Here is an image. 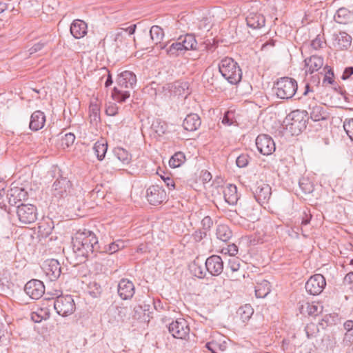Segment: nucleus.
I'll return each mask as SVG.
<instances>
[{
    "mask_svg": "<svg viewBox=\"0 0 353 353\" xmlns=\"http://www.w3.org/2000/svg\"><path fill=\"white\" fill-rule=\"evenodd\" d=\"M146 197L148 202L153 205H159L167 199L165 190L159 185L150 186L147 190Z\"/></svg>",
    "mask_w": 353,
    "mask_h": 353,
    "instance_id": "f8f14e48",
    "label": "nucleus"
},
{
    "mask_svg": "<svg viewBox=\"0 0 353 353\" xmlns=\"http://www.w3.org/2000/svg\"><path fill=\"white\" fill-rule=\"evenodd\" d=\"M118 109L114 103L109 102L105 105V114L108 116H115L118 113Z\"/></svg>",
    "mask_w": 353,
    "mask_h": 353,
    "instance_id": "8fccbe9b",
    "label": "nucleus"
},
{
    "mask_svg": "<svg viewBox=\"0 0 353 353\" xmlns=\"http://www.w3.org/2000/svg\"><path fill=\"white\" fill-rule=\"evenodd\" d=\"M222 252L234 256L238 253V248L234 243L230 244L227 246V248L222 249Z\"/></svg>",
    "mask_w": 353,
    "mask_h": 353,
    "instance_id": "864d4df0",
    "label": "nucleus"
},
{
    "mask_svg": "<svg viewBox=\"0 0 353 353\" xmlns=\"http://www.w3.org/2000/svg\"><path fill=\"white\" fill-rule=\"evenodd\" d=\"M247 25L253 29L261 28L265 26V17L258 13H250L246 18Z\"/></svg>",
    "mask_w": 353,
    "mask_h": 353,
    "instance_id": "a878e982",
    "label": "nucleus"
},
{
    "mask_svg": "<svg viewBox=\"0 0 353 353\" xmlns=\"http://www.w3.org/2000/svg\"><path fill=\"white\" fill-rule=\"evenodd\" d=\"M239 314L241 320L245 322L250 319L253 314V309L250 305L246 304L239 309Z\"/></svg>",
    "mask_w": 353,
    "mask_h": 353,
    "instance_id": "58836bf2",
    "label": "nucleus"
},
{
    "mask_svg": "<svg viewBox=\"0 0 353 353\" xmlns=\"http://www.w3.org/2000/svg\"><path fill=\"white\" fill-rule=\"evenodd\" d=\"M112 77L110 75V74L109 73L108 74V78L105 82V87H109L110 85H111L112 84Z\"/></svg>",
    "mask_w": 353,
    "mask_h": 353,
    "instance_id": "0e129e2a",
    "label": "nucleus"
},
{
    "mask_svg": "<svg viewBox=\"0 0 353 353\" xmlns=\"http://www.w3.org/2000/svg\"><path fill=\"white\" fill-rule=\"evenodd\" d=\"M323 307L319 303H307V311L310 315L316 316L322 312Z\"/></svg>",
    "mask_w": 353,
    "mask_h": 353,
    "instance_id": "49530a36",
    "label": "nucleus"
},
{
    "mask_svg": "<svg viewBox=\"0 0 353 353\" xmlns=\"http://www.w3.org/2000/svg\"><path fill=\"white\" fill-rule=\"evenodd\" d=\"M90 117L96 123L100 121V108L98 104L91 103L89 107Z\"/></svg>",
    "mask_w": 353,
    "mask_h": 353,
    "instance_id": "79ce46f5",
    "label": "nucleus"
},
{
    "mask_svg": "<svg viewBox=\"0 0 353 353\" xmlns=\"http://www.w3.org/2000/svg\"><path fill=\"white\" fill-rule=\"evenodd\" d=\"M88 288L90 289V294L93 297H97L101 293V285L96 282L90 283Z\"/></svg>",
    "mask_w": 353,
    "mask_h": 353,
    "instance_id": "09e8293b",
    "label": "nucleus"
},
{
    "mask_svg": "<svg viewBox=\"0 0 353 353\" xmlns=\"http://www.w3.org/2000/svg\"><path fill=\"white\" fill-rule=\"evenodd\" d=\"M256 145L258 151L266 156L272 154L276 149L274 140L267 134H259L256 139Z\"/></svg>",
    "mask_w": 353,
    "mask_h": 353,
    "instance_id": "9d476101",
    "label": "nucleus"
},
{
    "mask_svg": "<svg viewBox=\"0 0 353 353\" xmlns=\"http://www.w3.org/2000/svg\"><path fill=\"white\" fill-rule=\"evenodd\" d=\"M305 64L307 68L306 72L312 74L322 68L323 59L321 57L313 55L305 59Z\"/></svg>",
    "mask_w": 353,
    "mask_h": 353,
    "instance_id": "4be33fe9",
    "label": "nucleus"
},
{
    "mask_svg": "<svg viewBox=\"0 0 353 353\" xmlns=\"http://www.w3.org/2000/svg\"><path fill=\"white\" fill-rule=\"evenodd\" d=\"M310 117L314 121H319L326 119L325 112L321 105H315L311 108Z\"/></svg>",
    "mask_w": 353,
    "mask_h": 353,
    "instance_id": "72a5a7b5",
    "label": "nucleus"
},
{
    "mask_svg": "<svg viewBox=\"0 0 353 353\" xmlns=\"http://www.w3.org/2000/svg\"><path fill=\"white\" fill-rule=\"evenodd\" d=\"M43 269L50 281L57 279L61 272L60 263L57 260L53 259L46 261Z\"/></svg>",
    "mask_w": 353,
    "mask_h": 353,
    "instance_id": "2eb2a0df",
    "label": "nucleus"
},
{
    "mask_svg": "<svg viewBox=\"0 0 353 353\" xmlns=\"http://www.w3.org/2000/svg\"><path fill=\"white\" fill-rule=\"evenodd\" d=\"M323 44L324 42L319 35H318L314 40H312L311 43V46L314 50H318L323 48Z\"/></svg>",
    "mask_w": 353,
    "mask_h": 353,
    "instance_id": "6e6d98bb",
    "label": "nucleus"
},
{
    "mask_svg": "<svg viewBox=\"0 0 353 353\" xmlns=\"http://www.w3.org/2000/svg\"><path fill=\"white\" fill-rule=\"evenodd\" d=\"M74 140L75 136L74 134L71 132L66 133L63 136L61 137L59 143L60 146L63 149L67 148L74 143Z\"/></svg>",
    "mask_w": 353,
    "mask_h": 353,
    "instance_id": "a19ab883",
    "label": "nucleus"
},
{
    "mask_svg": "<svg viewBox=\"0 0 353 353\" xmlns=\"http://www.w3.org/2000/svg\"><path fill=\"white\" fill-rule=\"evenodd\" d=\"M205 347L212 353H221L226 350L228 344L222 336L207 343Z\"/></svg>",
    "mask_w": 353,
    "mask_h": 353,
    "instance_id": "a211bd4d",
    "label": "nucleus"
},
{
    "mask_svg": "<svg viewBox=\"0 0 353 353\" xmlns=\"http://www.w3.org/2000/svg\"><path fill=\"white\" fill-rule=\"evenodd\" d=\"M352 74H353V68L352 67L346 68L343 71V73L341 76V79L343 80H346L348 78H350Z\"/></svg>",
    "mask_w": 353,
    "mask_h": 353,
    "instance_id": "bf43d9fd",
    "label": "nucleus"
},
{
    "mask_svg": "<svg viewBox=\"0 0 353 353\" xmlns=\"http://www.w3.org/2000/svg\"><path fill=\"white\" fill-rule=\"evenodd\" d=\"M276 95L281 99H290L296 94L298 84L295 79L290 77H282L274 83Z\"/></svg>",
    "mask_w": 353,
    "mask_h": 353,
    "instance_id": "39448f33",
    "label": "nucleus"
},
{
    "mask_svg": "<svg viewBox=\"0 0 353 353\" xmlns=\"http://www.w3.org/2000/svg\"><path fill=\"white\" fill-rule=\"evenodd\" d=\"M307 112L304 110H296L291 112L285 118L284 123L286 129L292 135H298L306 128Z\"/></svg>",
    "mask_w": 353,
    "mask_h": 353,
    "instance_id": "20e7f679",
    "label": "nucleus"
},
{
    "mask_svg": "<svg viewBox=\"0 0 353 353\" xmlns=\"http://www.w3.org/2000/svg\"><path fill=\"white\" fill-rule=\"evenodd\" d=\"M71 189V182L68 178H57L54 182L52 190L56 196H64Z\"/></svg>",
    "mask_w": 353,
    "mask_h": 353,
    "instance_id": "dca6fc26",
    "label": "nucleus"
},
{
    "mask_svg": "<svg viewBox=\"0 0 353 353\" xmlns=\"http://www.w3.org/2000/svg\"><path fill=\"white\" fill-rule=\"evenodd\" d=\"M250 188L259 203H264L270 199L272 193L271 188L263 179H257L252 183Z\"/></svg>",
    "mask_w": 353,
    "mask_h": 353,
    "instance_id": "0eeeda50",
    "label": "nucleus"
},
{
    "mask_svg": "<svg viewBox=\"0 0 353 353\" xmlns=\"http://www.w3.org/2000/svg\"><path fill=\"white\" fill-rule=\"evenodd\" d=\"M137 83L136 75L131 71L125 70L118 75L117 79V86H115L112 92L113 99L119 103L125 101L130 97V91Z\"/></svg>",
    "mask_w": 353,
    "mask_h": 353,
    "instance_id": "f257e3e1",
    "label": "nucleus"
},
{
    "mask_svg": "<svg viewBox=\"0 0 353 353\" xmlns=\"http://www.w3.org/2000/svg\"><path fill=\"white\" fill-rule=\"evenodd\" d=\"M297 183L304 193L307 194L313 192L314 186L310 178H299Z\"/></svg>",
    "mask_w": 353,
    "mask_h": 353,
    "instance_id": "ea45409f",
    "label": "nucleus"
},
{
    "mask_svg": "<svg viewBox=\"0 0 353 353\" xmlns=\"http://www.w3.org/2000/svg\"><path fill=\"white\" fill-rule=\"evenodd\" d=\"M162 181L167 185L168 187H174V182L173 178H161Z\"/></svg>",
    "mask_w": 353,
    "mask_h": 353,
    "instance_id": "e2e57ef3",
    "label": "nucleus"
},
{
    "mask_svg": "<svg viewBox=\"0 0 353 353\" xmlns=\"http://www.w3.org/2000/svg\"><path fill=\"white\" fill-rule=\"evenodd\" d=\"M352 12L346 8H340L334 16V21L341 24L348 23L352 19Z\"/></svg>",
    "mask_w": 353,
    "mask_h": 353,
    "instance_id": "bb28decb",
    "label": "nucleus"
},
{
    "mask_svg": "<svg viewBox=\"0 0 353 353\" xmlns=\"http://www.w3.org/2000/svg\"><path fill=\"white\" fill-rule=\"evenodd\" d=\"M343 128L347 136L353 141V118L345 120L343 123Z\"/></svg>",
    "mask_w": 353,
    "mask_h": 353,
    "instance_id": "de8ad7c7",
    "label": "nucleus"
},
{
    "mask_svg": "<svg viewBox=\"0 0 353 353\" xmlns=\"http://www.w3.org/2000/svg\"><path fill=\"white\" fill-rule=\"evenodd\" d=\"M240 268V259L239 258H232L228 261V268L233 273L239 270Z\"/></svg>",
    "mask_w": 353,
    "mask_h": 353,
    "instance_id": "3c124183",
    "label": "nucleus"
},
{
    "mask_svg": "<svg viewBox=\"0 0 353 353\" xmlns=\"http://www.w3.org/2000/svg\"><path fill=\"white\" fill-rule=\"evenodd\" d=\"M249 162V156L247 154L239 155L236 160V165L239 168L245 167Z\"/></svg>",
    "mask_w": 353,
    "mask_h": 353,
    "instance_id": "603ef678",
    "label": "nucleus"
},
{
    "mask_svg": "<svg viewBox=\"0 0 353 353\" xmlns=\"http://www.w3.org/2000/svg\"><path fill=\"white\" fill-rule=\"evenodd\" d=\"M216 235L219 240L227 242L232 236V232L227 225L221 224L216 228Z\"/></svg>",
    "mask_w": 353,
    "mask_h": 353,
    "instance_id": "c85d7f7f",
    "label": "nucleus"
},
{
    "mask_svg": "<svg viewBox=\"0 0 353 353\" xmlns=\"http://www.w3.org/2000/svg\"><path fill=\"white\" fill-rule=\"evenodd\" d=\"M55 295L57 297L54 301V307L57 312L63 316L72 314L75 310V304L72 296H61L59 292H57Z\"/></svg>",
    "mask_w": 353,
    "mask_h": 353,
    "instance_id": "423d86ee",
    "label": "nucleus"
},
{
    "mask_svg": "<svg viewBox=\"0 0 353 353\" xmlns=\"http://www.w3.org/2000/svg\"><path fill=\"white\" fill-rule=\"evenodd\" d=\"M221 75L231 84H237L242 78V71L238 63L230 57H225L219 64Z\"/></svg>",
    "mask_w": 353,
    "mask_h": 353,
    "instance_id": "7ed1b4c3",
    "label": "nucleus"
},
{
    "mask_svg": "<svg viewBox=\"0 0 353 353\" xmlns=\"http://www.w3.org/2000/svg\"><path fill=\"white\" fill-rule=\"evenodd\" d=\"M225 201L230 205H234L239 200L237 188L235 185L228 184L223 190Z\"/></svg>",
    "mask_w": 353,
    "mask_h": 353,
    "instance_id": "b1692460",
    "label": "nucleus"
},
{
    "mask_svg": "<svg viewBox=\"0 0 353 353\" xmlns=\"http://www.w3.org/2000/svg\"><path fill=\"white\" fill-rule=\"evenodd\" d=\"M168 330L173 337L185 340L189 336L190 330L184 319H178L170 323Z\"/></svg>",
    "mask_w": 353,
    "mask_h": 353,
    "instance_id": "6e6552de",
    "label": "nucleus"
},
{
    "mask_svg": "<svg viewBox=\"0 0 353 353\" xmlns=\"http://www.w3.org/2000/svg\"><path fill=\"white\" fill-rule=\"evenodd\" d=\"M24 290L32 299H39L45 292V286L41 281L32 279L26 284Z\"/></svg>",
    "mask_w": 353,
    "mask_h": 353,
    "instance_id": "ddd939ff",
    "label": "nucleus"
},
{
    "mask_svg": "<svg viewBox=\"0 0 353 353\" xmlns=\"http://www.w3.org/2000/svg\"><path fill=\"white\" fill-rule=\"evenodd\" d=\"M242 214L250 221L254 222L258 220L257 210L254 209L249 204L245 205L243 207L242 209Z\"/></svg>",
    "mask_w": 353,
    "mask_h": 353,
    "instance_id": "e433bc0d",
    "label": "nucleus"
},
{
    "mask_svg": "<svg viewBox=\"0 0 353 353\" xmlns=\"http://www.w3.org/2000/svg\"><path fill=\"white\" fill-rule=\"evenodd\" d=\"M178 40L181 43V45H183L181 47L184 52L190 50L196 49L197 42L195 37L192 34L181 35L178 38Z\"/></svg>",
    "mask_w": 353,
    "mask_h": 353,
    "instance_id": "393cba45",
    "label": "nucleus"
},
{
    "mask_svg": "<svg viewBox=\"0 0 353 353\" xmlns=\"http://www.w3.org/2000/svg\"><path fill=\"white\" fill-rule=\"evenodd\" d=\"M201 119L196 114H190L185 118L183 126L188 131H194L201 125Z\"/></svg>",
    "mask_w": 353,
    "mask_h": 353,
    "instance_id": "5701e85b",
    "label": "nucleus"
},
{
    "mask_svg": "<svg viewBox=\"0 0 353 353\" xmlns=\"http://www.w3.org/2000/svg\"><path fill=\"white\" fill-rule=\"evenodd\" d=\"M114 155L123 164L127 165L130 163L132 159L131 154L124 148L117 147L114 149Z\"/></svg>",
    "mask_w": 353,
    "mask_h": 353,
    "instance_id": "473e14b6",
    "label": "nucleus"
},
{
    "mask_svg": "<svg viewBox=\"0 0 353 353\" xmlns=\"http://www.w3.org/2000/svg\"><path fill=\"white\" fill-rule=\"evenodd\" d=\"M190 268H191L192 272L194 273V274L196 276H197L199 278H202L203 276H204L205 274H204L203 270L200 267H199L196 263H194L190 266Z\"/></svg>",
    "mask_w": 353,
    "mask_h": 353,
    "instance_id": "5fc2aeb1",
    "label": "nucleus"
},
{
    "mask_svg": "<svg viewBox=\"0 0 353 353\" xmlns=\"http://www.w3.org/2000/svg\"><path fill=\"white\" fill-rule=\"evenodd\" d=\"M201 224L205 230H208L212 225L213 222L212 219L210 216H207L202 219Z\"/></svg>",
    "mask_w": 353,
    "mask_h": 353,
    "instance_id": "13d9d810",
    "label": "nucleus"
},
{
    "mask_svg": "<svg viewBox=\"0 0 353 353\" xmlns=\"http://www.w3.org/2000/svg\"><path fill=\"white\" fill-rule=\"evenodd\" d=\"M185 160V154L181 152H176L170 159L169 165L171 168H176L181 166Z\"/></svg>",
    "mask_w": 353,
    "mask_h": 353,
    "instance_id": "4c0bfd02",
    "label": "nucleus"
},
{
    "mask_svg": "<svg viewBox=\"0 0 353 353\" xmlns=\"http://www.w3.org/2000/svg\"><path fill=\"white\" fill-rule=\"evenodd\" d=\"M343 327L346 330L344 339L350 341L353 338V321H346L343 324Z\"/></svg>",
    "mask_w": 353,
    "mask_h": 353,
    "instance_id": "a18cd8bd",
    "label": "nucleus"
},
{
    "mask_svg": "<svg viewBox=\"0 0 353 353\" xmlns=\"http://www.w3.org/2000/svg\"><path fill=\"white\" fill-rule=\"evenodd\" d=\"M305 218H303V220H302V224L303 225H307L310 223V217L311 216H307V215H305Z\"/></svg>",
    "mask_w": 353,
    "mask_h": 353,
    "instance_id": "338daca9",
    "label": "nucleus"
},
{
    "mask_svg": "<svg viewBox=\"0 0 353 353\" xmlns=\"http://www.w3.org/2000/svg\"><path fill=\"white\" fill-rule=\"evenodd\" d=\"M150 38L155 44H158L162 40L164 32L163 29L158 26H153L150 30Z\"/></svg>",
    "mask_w": 353,
    "mask_h": 353,
    "instance_id": "c9c22d12",
    "label": "nucleus"
},
{
    "mask_svg": "<svg viewBox=\"0 0 353 353\" xmlns=\"http://www.w3.org/2000/svg\"><path fill=\"white\" fill-rule=\"evenodd\" d=\"M333 77H334L333 72L331 70H329L324 77L323 81L324 82L327 81L328 83L332 84L334 82Z\"/></svg>",
    "mask_w": 353,
    "mask_h": 353,
    "instance_id": "052dcab7",
    "label": "nucleus"
},
{
    "mask_svg": "<svg viewBox=\"0 0 353 353\" xmlns=\"http://www.w3.org/2000/svg\"><path fill=\"white\" fill-rule=\"evenodd\" d=\"M93 150L97 159L99 161H102L104 159L105 155L107 152L108 143L106 141L103 140L98 141L94 143L93 146Z\"/></svg>",
    "mask_w": 353,
    "mask_h": 353,
    "instance_id": "2f4dec72",
    "label": "nucleus"
},
{
    "mask_svg": "<svg viewBox=\"0 0 353 353\" xmlns=\"http://www.w3.org/2000/svg\"><path fill=\"white\" fill-rule=\"evenodd\" d=\"M271 285L267 280L259 281L255 286V294L258 298L265 297L271 290Z\"/></svg>",
    "mask_w": 353,
    "mask_h": 353,
    "instance_id": "cd10ccee",
    "label": "nucleus"
},
{
    "mask_svg": "<svg viewBox=\"0 0 353 353\" xmlns=\"http://www.w3.org/2000/svg\"><path fill=\"white\" fill-rule=\"evenodd\" d=\"M152 130L158 135V136H162L164 134L167 130H168V125L167 123L161 120V119H156L153 121L152 124Z\"/></svg>",
    "mask_w": 353,
    "mask_h": 353,
    "instance_id": "f704fd0d",
    "label": "nucleus"
},
{
    "mask_svg": "<svg viewBox=\"0 0 353 353\" xmlns=\"http://www.w3.org/2000/svg\"><path fill=\"white\" fill-rule=\"evenodd\" d=\"M326 285L325 277L320 274H314L305 283V290L311 295H319Z\"/></svg>",
    "mask_w": 353,
    "mask_h": 353,
    "instance_id": "1a4fd4ad",
    "label": "nucleus"
},
{
    "mask_svg": "<svg viewBox=\"0 0 353 353\" xmlns=\"http://www.w3.org/2000/svg\"><path fill=\"white\" fill-rule=\"evenodd\" d=\"M352 37L345 32L334 34V46L340 50L347 49L350 46Z\"/></svg>",
    "mask_w": 353,
    "mask_h": 353,
    "instance_id": "412c9836",
    "label": "nucleus"
},
{
    "mask_svg": "<svg viewBox=\"0 0 353 353\" xmlns=\"http://www.w3.org/2000/svg\"><path fill=\"white\" fill-rule=\"evenodd\" d=\"M181 46H183V45H181V43L177 39L175 42H173L171 45H170L168 48H166L167 45L163 46L161 48H166V52L169 56L178 57L185 53Z\"/></svg>",
    "mask_w": 353,
    "mask_h": 353,
    "instance_id": "7c9ffc66",
    "label": "nucleus"
},
{
    "mask_svg": "<svg viewBox=\"0 0 353 353\" xmlns=\"http://www.w3.org/2000/svg\"><path fill=\"white\" fill-rule=\"evenodd\" d=\"M73 248L79 252V255L85 257L99 250L97 236L92 232L86 230L77 234L73 240Z\"/></svg>",
    "mask_w": 353,
    "mask_h": 353,
    "instance_id": "f03ea898",
    "label": "nucleus"
},
{
    "mask_svg": "<svg viewBox=\"0 0 353 353\" xmlns=\"http://www.w3.org/2000/svg\"><path fill=\"white\" fill-rule=\"evenodd\" d=\"M46 122V116L44 113L40 110L34 112L30 117L29 127L33 131H37L41 129Z\"/></svg>",
    "mask_w": 353,
    "mask_h": 353,
    "instance_id": "aec40b11",
    "label": "nucleus"
},
{
    "mask_svg": "<svg viewBox=\"0 0 353 353\" xmlns=\"http://www.w3.org/2000/svg\"><path fill=\"white\" fill-rule=\"evenodd\" d=\"M344 282L347 284H351L353 282V272H350L345 275Z\"/></svg>",
    "mask_w": 353,
    "mask_h": 353,
    "instance_id": "680f3d73",
    "label": "nucleus"
},
{
    "mask_svg": "<svg viewBox=\"0 0 353 353\" xmlns=\"http://www.w3.org/2000/svg\"><path fill=\"white\" fill-rule=\"evenodd\" d=\"M124 247V242L121 240H118L108 245V248H105L104 252L111 254L123 248Z\"/></svg>",
    "mask_w": 353,
    "mask_h": 353,
    "instance_id": "37998d69",
    "label": "nucleus"
},
{
    "mask_svg": "<svg viewBox=\"0 0 353 353\" xmlns=\"http://www.w3.org/2000/svg\"><path fill=\"white\" fill-rule=\"evenodd\" d=\"M130 309L125 306H117L109 310V312L111 313L114 317H117L118 320L124 321L128 319L130 316Z\"/></svg>",
    "mask_w": 353,
    "mask_h": 353,
    "instance_id": "c756f323",
    "label": "nucleus"
},
{
    "mask_svg": "<svg viewBox=\"0 0 353 353\" xmlns=\"http://www.w3.org/2000/svg\"><path fill=\"white\" fill-rule=\"evenodd\" d=\"M205 265L207 270L213 276L221 274L223 270L222 259L217 255H212L208 258Z\"/></svg>",
    "mask_w": 353,
    "mask_h": 353,
    "instance_id": "4468645a",
    "label": "nucleus"
},
{
    "mask_svg": "<svg viewBox=\"0 0 353 353\" xmlns=\"http://www.w3.org/2000/svg\"><path fill=\"white\" fill-rule=\"evenodd\" d=\"M7 8L6 4L0 3V12H3Z\"/></svg>",
    "mask_w": 353,
    "mask_h": 353,
    "instance_id": "774afa93",
    "label": "nucleus"
},
{
    "mask_svg": "<svg viewBox=\"0 0 353 353\" xmlns=\"http://www.w3.org/2000/svg\"><path fill=\"white\" fill-rule=\"evenodd\" d=\"M44 45H45V43H41V42L35 43L32 47H31L28 50V57H30L31 54H33L39 52V50H41L44 47Z\"/></svg>",
    "mask_w": 353,
    "mask_h": 353,
    "instance_id": "4d7b16f0",
    "label": "nucleus"
},
{
    "mask_svg": "<svg viewBox=\"0 0 353 353\" xmlns=\"http://www.w3.org/2000/svg\"><path fill=\"white\" fill-rule=\"evenodd\" d=\"M87 23L80 19L74 20L70 26V32L76 39L83 37L87 34Z\"/></svg>",
    "mask_w": 353,
    "mask_h": 353,
    "instance_id": "6ab92c4d",
    "label": "nucleus"
},
{
    "mask_svg": "<svg viewBox=\"0 0 353 353\" xmlns=\"http://www.w3.org/2000/svg\"><path fill=\"white\" fill-rule=\"evenodd\" d=\"M222 123H224V124H226V125H231L232 124V122L230 121L229 118L228 117L227 115H225L223 118V120H222Z\"/></svg>",
    "mask_w": 353,
    "mask_h": 353,
    "instance_id": "69168bd1",
    "label": "nucleus"
},
{
    "mask_svg": "<svg viewBox=\"0 0 353 353\" xmlns=\"http://www.w3.org/2000/svg\"><path fill=\"white\" fill-rule=\"evenodd\" d=\"M136 27H137V25L134 24V25L129 26L128 28H127L125 29H124V28L119 29L115 34L114 41L116 42H118V41H120L123 38V35L124 32H128L129 35L133 34L135 32Z\"/></svg>",
    "mask_w": 353,
    "mask_h": 353,
    "instance_id": "c03bdc74",
    "label": "nucleus"
},
{
    "mask_svg": "<svg viewBox=\"0 0 353 353\" xmlns=\"http://www.w3.org/2000/svg\"><path fill=\"white\" fill-rule=\"evenodd\" d=\"M118 293L123 300L131 299L134 294V284L128 279H121L118 285Z\"/></svg>",
    "mask_w": 353,
    "mask_h": 353,
    "instance_id": "f3484780",
    "label": "nucleus"
},
{
    "mask_svg": "<svg viewBox=\"0 0 353 353\" xmlns=\"http://www.w3.org/2000/svg\"><path fill=\"white\" fill-rule=\"evenodd\" d=\"M17 216L23 223H34L37 219L36 208L30 204H21L17 208Z\"/></svg>",
    "mask_w": 353,
    "mask_h": 353,
    "instance_id": "9b49d317",
    "label": "nucleus"
}]
</instances>
